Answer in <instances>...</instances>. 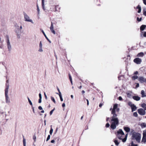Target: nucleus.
Segmentation results:
<instances>
[{
    "label": "nucleus",
    "instance_id": "obj_1",
    "mask_svg": "<svg viewBox=\"0 0 146 146\" xmlns=\"http://www.w3.org/2000/svg\"><path fill=\"white\" fill-rule=\"evenodd\" d=\"M111 121V123L110 127L112 129H116V126L118 125L119 123V121L116 114H113Z\"/></svg>",
    "mask_w": 146,
    "mask_h": 146
},
{
    "label": "nucleus",
    "instance_id": "obj_2",
    "mask_svg": "<svg viewBox=\"0 0 146 146\" xmlns=\"http://www.w3.org/2000/svg\"><path fill=\"white\" fill-rule=\"evenodd\" d=\"M141 134L138 133L134 132L132 135L131 137L133 139H135L138 142H139L141 139Z\"/></svg>",
    "mask_w": 146,
    "mask_h": 146
},
{
    "label": "nucleus",
    "instance_id": "obj_3",
    "mask_svg": "<svg viewBox=\"0 0 146 146\" xmlns=\"http://www.w3.org/2000/svg\"><path fill=\"white\" fill-rule=\"evenodd\" d=\"M9 91V84H6V88L5 89V102L6 103L9 104L10 102V101L9 96L8 95Z\"/></svg>",
    "mask_w": 146,
    "mask_h": 146
},
{
    "label": "nucleus",
    "instance_id": "obj_4",
    "mask_svg": "<svg viewBox=\"0 0 146 146\" xmlns=\"http://www.w3.org/2000/svg\"><path fill=\"white\" fill-rule=\"evenodd\" d=\"M15 27L16 28L18 29L17 31H16L15 32L17 34V37L19 38H20L21 34V33L23 32V31L22 30V26H21L20 27L17 25H15Z\"/></svg>",
    "mask_w": 146,
    "mask_h": 146
},
{
    "label": "nucleus",
    "instance_id": "obj_5",
    "mask_svg": "<svg viewBox=\"0 0 146 146\" xmlns=\"http://www.w3.org/2000/svg\"><path fill=\"white\" fill-rule=\"evenodd\" d=\"M6 42L7 48L8 49V51L9 52H11L12 49V47L10 44L9 36L8 35H6Z\"/></svg>",
    "mask_w": 146,
    "mask_h": 146
},
{
    "label": "nucleus",
    "instance_id": "obj_6",
    "mask_svg": "<svg viewBox=\"0 0 146 146\" xmlns=\"http://www.w3.org/2000/svg\"><path fill=\"white\" fill-rule=\"evenodd\" d=\"M24 15L25 21L30 22L33 24L34 23L33 20L31 19H30L29 17L25 13H24Z\"/></svg>",
    "mask_w": 146,
    "mask_h": 146
},
{
    "label": "nucleus",
    "instance_id": "obj_7",
    "mask_svg": "<svg viewBox=\"0 0 146 146\" xmlns=\"http://www.w3.org/2000/svg\"><path fill=\"white\" fill-rule=\"evenodd\" d=\"M138 113L141 115H144L146 113L145 110L142 108H140L138 110Z\"/></svg>",
    "mask_w": 146,
    "mask_h": 146
},
{
    "label": "nucleus",
    "instance_id": "obj_8",
    "mask_svg": "<svg viewBox=\"0 0 146 146\" xmlns=\"http://www.w3.org/2000/svg\"><path fill=\"white\" fill-rule=\"evenodd\" d=\"M133 61L137 64H140L142 62V60L140 58H137L134 59Z\"/></svg>",
    "mask_w": 146,
    "mask_h": 146
},
{
    "label": "nucleus",
    "instance_id": "obj_9",
    "mask_svg": "<svg viewBox=\"0 0 146 146\" xmlns=\"http://www.w3.org/2000/svg\"><path fill=\"white\" fill-rule=\"evenodd\" d=\"M118 106L117 104H116L114 105L113 108L112 110L111 111V114H116L115 113V110L117 108V107Z\"/></svg>",
    "mask_w": 146,
    "mask_h": 146
},
{
    "label": "nucleus",
    "instance_id": "obj_10",
    "mask_svg": "<svg viewBox=\"0 0 146 146\" xmlns=\"http://www.w3.org/2000/svg\"><path fill=\"white\" fill-rule=\"evenodd\" d=\"M54 27L52 24V23L51 22V25L50 27V30L52 33L54 34H55L56 33L55 31L54 30Z\"/></svg>",
    "mask_w": 146,
    "mask_h": 146
},
{
    "label": "nucleus",
    "instance_id": "obj_11",
    "mask_svg": "<svg viewBox=\"0 0 146 146\" xmlns=\"http://www.w3.org/2000/svg\"><path fill=\"white\" fill-rule=\"evenodd\" d=\"M145 78L143 77H140L139 78L138 80L141 83H143L145 82Z\"/></svg>",
    "mask_w": 146,
    "mask_h": 146
},
{
    "label": "nucleus",
    "instance_id": "obj_12",
    "mask_svg": "<svg viewBox=\"0 0 146 146\" xmlns=\"http://www.w3.org/2000/svg\"><path fill=\"white\" fill-rule=\"evenodd\" d=\"M117 134H121V135H124V133L121 129H119L117 131Z\"/></svg>",
    "mask_w": 146,
    "mask_h": 146
},
{
    "label": "nucleus",
    "instance_id": "obj_13",
    "mask_svg": "<svg viewBox=\"0 0 146 146\" xmlns=\"http://www.w3.org/2000/svg\"><path fill=\"white\" fill-rule=\"evenodd\" d=\"M133 98L134 100L137 101H139L140 99V98L138 96H133Z\"/></svg>",
    "mask_w": 146,
    "mask_h": 146
},
{
    "label": "nucleus",
    "instance_id": "obj_14",
    "mask_svg": "<svg viewBox=\"0 0 146 146\" xmlns=\"http://www.w3.org/2000/svg\"><path fill=\"white\" fill-rule=\"evenodd\" d=\"M123 129L127 133H128L130 131V129L128 127H124Z\"/></svg>",
    "mask_w": 146,
    "mask_h": 146
},
{
    "label": "nucleus",
    "instance_id": "obj_15",
    "mask_svg": "<svg viewBox=\"0 0 146 146\" xmlns=\"http://www.w3.org/2000/svg\"><path fill=\"white\" fill-rule=\"evenodd\" d=\"M141 96L142 97H146V94L145 92L143 90H142L141 92Z\"/></svg>",
    "mask_w": 146,
    "mask_h": 146
},
{
    "label": "nucleus",
    "instance_id": "obj_16",
    "mask_svg": "<svg viewBox=\"0 0 146 146\" xmlns=\"http://www.w3.org/2000/svg\"><path fill=\"white\" fill-rule=\"evenodd\" d=\"M131 108L132 112L135 111L137 108L136 106L134 105H133Z\"/></svg>",
    "mask_w": 146,
    "mask_h": 146
},
{
    "label": "nucleus",
    "instance_id": "obj_17",
    "mask_svg": "<svg viewBox=\"0 0 146 146\" xmlns=\"http://www.w3.org/2000/svg\"><path fill=\"white\" fill-rule=\"evenodd\" d=\"M41 31L42 32V33H43V35H44L45 36L46 38L50 42V43H51V41L48 38V37L46 36V35L45 34L44 31L43 30H42Z\"/></svg>",
    "mask_w": 146,
    "mask_h": 146
},
{
    "label": "nucleus",
    "instance_id": "obj_18",
    "mask_svg": "<svg viewBox=\"0 0 146 146\" xmlns=\"http://www.w3.org/2000/svg\"><path fill=\"white\" fill-rule=\"evenodd\" d=\"M140 125L141 128H143L146 127V123H142L140 124Z\"/></svg>",
    "mask_w": 146,
    "mask_h": 146
},
{
    "label": "nucleus",
    "instance_id": "obj_19",
    "mask_svg": "<svg viewBox=\"0 0 146 146\" xmlns=\"http://www.w3.org/2000/svg\"><path fill=\"white\" fill-rule=\"evenodd\" d=\"M146 27V25H141L140 28V29L141 30L143 31L144 30Z\"/></svg>",
    "mask_w": 146,
    "mask_h": 146
},
{
    "label": "nucleus",
    "instance_id": "obj_20",
    "mask_svg": "<svg viewBox=\"0 0 146 146\" xmlns=\"http://www.w3.org/2000/svg\"><path fill=\"white\" fill-rule=\"evenodd\" d=\"M141 106L145 110H146V104L145 103L142 104L141 105Z\"/></svg>",
    "mask_w": 146,
    "mask_h": 146
},
{
    "label": "nucleus",
    "instance_id": "obj_21",
    "mask_svg": "<svg viewBox=\"0 0 146 146\" xmlns=\"http://www.w3.org/2000/svg\"><path fill=\"white\" fill-rule=\"evenodd\" d=\"M144 54L143 52H141L140 53H139L137 55V56L138 57H142L144 56Z\"/></svg>",
    "mask_w": 146,
    "mask_h": 146
},
{
    "label": "nucleus",
    "instance_id": "obj_22",
    "mask_svg": "<svg viewBox=\"0 0 146 146\" xmlns=\"http://www.w3.org/2000/svg\"><path fill=\"white\" fill-rule=\"evenodd\" d=\"M137 8L138 9V13H139L141 12V6L139 5H138L137 7Z\"/></svg>",
    "mask_w": 146,
    "mask_h": 146
},
{
    "label": "nucleus",
    "instance_id": "obj_23",
    "mask_svg": "<svg viewBox=\"0 0 146 146\" xmlns=\"http://www.w3.org/2000/svg\"><path fill=\"white\" fill-rule=\"evenodd\" d=\"M42 4L43 9L44 10V0H42Z\"/></svg>",
    "mask_w": 146,
    "mask_h": 146
},
{
    "label": "nucleus",
    "instance_id": "obj_24",
    "mask_svg": "<svg viewBox=\"0 0 146 146\" xmlns=\"http://www.w3.org/2000/svg\"><path fill=\"white\" fill-rule=\"evenodd\" d=\"M37 10L38 11V14L39 15L40 13V10L38 4H36Z\"/></svg>",
    "mask_w": 146,
    "mask_h": 146
},
{
    "label": "nucleus",
    "instance_id": "obj_25",
    "mask_svg": "<svg viewBox=\"0 0 146 146\" xmlns=\"http://www.w3.org/2000/svg\"><path fill=\"white\" fill-rule=\"evenodd\" d=\"M114 142L115 144V145L116 146H118L119 143L118 142L117 140L116 139L114 140Z\"/></svg>",
    "mask_w": 146,
    "mask_h": 146
},
{
    "label": "nucleus",
    "instance_id": "obj_26",
    "mask_svg": "<svg viewBox=\"0 0 146 146\" xmlns=\"http://www.w3.org/2000/svg\"><path fill=\"white\" fill-rule=\"evenodd\" d=\"M23 145L24 146H26V140L24 137V136L23 135Z\"/></svg>",
    "mask_w": 146,
    "mask_h": 146
},
{
    "label": "nucleus",
    "instance_id": "obj_27",
    "mask_svg": "<svg viewBox=\"0 0 146 146\" xmlns=\"http://www.w3.org/2000/svg\"><path fill=\"white\" fill-rule=\"evenodd\" d=\"M69 79L70 80V81L71 82V83L72 84V85L73 84H72V78L70 74H69Z\"/></svg>",
    "mask_w": 146,
    "mask_h": 146
},
{
    "label": "nucleus",
    "instance_id": "obj_28",
    "mask_svg": "<svg viewBox=\"0 0 146 146\" xmlns=\"http://www.w3.org/2000/svg\"><path fill=\"white\" fill-rule=\"evenodd\" d=\"M122 135H121V134H117V136L119 139H122L121 137Z\"/></svg>",
    "mask_w": 146,
    "mask_h": 146
},
{
    "label": "nucleus",
    "instance_id": "obj_29",
    "mask_svg": "<svg viewBox=\"0 0 146 146\" xmlns=\"http://www.w3.org/2000/svg\"><path fill=\"white\" fill-rule=\"evenodd\" d=\"M138 78L137 76L136 75H135L132 77V78L133 80H135Z\"/></svg>",
    "mask_w": 146,
    "mask_h": 146
},
{
    "label": "nucleus",
    "instance_id": "obj_30",
    "mask_svg": "<svg viewBox=\"0 0 146 146\" xmlns=\"http://www.w3.org/2000/svg\"><path fill=\"white\" fill-rule=\"evenodd\" d=\"M27 98H28V101H29V103L32 106H33V104H32V102L30 100V99H29V97H28Z\"/></svg>",
    "mask_w": 146,
    "mask_h": 146
},
{
    "label": "nucleus",
    "instance_id": "obj_31",
    "mask_svg": "<svg viewBox=\"0 0 146 146\" xmlns=\"http://www.w3.org/2000/svg\"><path fill=\"white\" fill-rule=\"evenodd\" d=\"M128 105L130 106L131 107L134 104H132L131 102H129L128 103Z\"/></svg>",
    "mask_w": 146,
    "mask_h": 146
},
{
    "label": "nucleus",
    "instance_id": "obj_32",
    "mask_svg": "<svg viewBox=\"0 0 146 146\" xmlns=\"http://www.w3.org/2000/svg\"><path fill=\"white\" fill-rule=\"evenodd\" d=\"M133 115L135 117H137L138 114L137 112H135L133 113Z\"/></svg>",
    "mask_w": 146,
    "mask_h": 146
},
{
    "label": "nucleus",
    "instance_id": "obj_33",
    "mask_svg": "<svg viewBox=\"0 0 146 146\" xmlns=\"http://www.w3.org/2000/svg\"><path fill=\"white\" fill-rule=\"evenodd\" d=\"M53 129H52V128L51 127V128H50V135H52V133H53Z\"/></svg>",
    "mask_w": 146,
    "mask_h": 146
},
{
    "label": "nucleus",
    "instance_id": "obj_34",
    "mask_svg": "<svg viewBox=\"0 0 146 146\" xmlns=\"http://www.w3.org/2000/svg\"><path fill=\"white\" fill-rule=\"evenodd\" d=\"M131 146H138L137 144H135L133 143V141H131Z\"/></svg>",
    "mask_w": 146,
    "mask_h": 146
},
{
    "label": "nucleus",
    "instance_id": "obj_35",
    "mask_svg": "<svg viewBox=\"0 0 146 146\" xmlns=\"http://www.w3.org/2000/svg\"><path fill=\"white\" fill-rule=\"evenodd\" d=\"M51 100L54 103H56V102H55V100L54 99V98L52 97H51Z\"/></svg>",
    "mask_w": 146,
    "mask_h": 146
},
{
    "label": "nucleus",
    "instance_id": "obj_36",
    "mask_svg": "<svg viewBox=\"0 0 146 146\" xmlns=\"http://www.w3.org/2000/svg\"><path fill=\"white\" fill-rule=\"evenodd\" d=\"M143 138L142 139V140H143V139L144 138V137L146 138V133H145L144 132H143Z\"/></svg>",
    "mask_w": 146,
    "mask_h": 146
},
{
    "label": "nucleus",
    "instance_id": "obj_37",
    "mask_svg": "<svg viewBox=\"0 0 146 146\" xmlns=\"http://www.w3.org/2000/svg\"><path fill=\"white\" fill-rule=\"evenodd\" d=\"M127 138H125V137L123 139H122H122H121V140H122V141L123 142H125L126 141V140H127Z\"/></svg>",
    "mask_w": 146,
    "mask_h": 146
},
{
    "label": "nucleus",
    "instance_id": "obj_38",
    "mask_svg": "<svg viewBox=\"0 0 146 146\" xmlns=\"http://www.w3.org/2000/svg\"><path fill=\"white\" fill-rule=\"evenodd\" d=\"M38 51L39 52H42L43 51L42 47H39V49L38 50Z\"/></svg>",
    "mask_w": 146,
    "mask_h": 146
},
{
    "label": "nucleus",
    "instance_id": "obj_39",
    "mask_svg": "<svg viewBox=\"0 0 146 146\" xmlns=\"http://www.w3.org/2000/svg\"><path fill=\"white\" fill-rule=\"evenodd\" d=\"M54 110H55V108H54V109H53V110H51L50 111V115H51L52 114V113L53 111Z\"/></svg>",
    "mask_w": 146,
    "mask_h": 146
},
{
    "label": "nucleus",
    "instance_id": "obj_40",
    "mask_svg": "<svg viewBox=\"0 0 146 146\" xmlns=\"http://www.w3.org/2000/svg\"><path fill=\"white\" fill-rule=\"evenodd\" d=\"M127 96L128 98H131V95L129 93H127Z\"/></svg>",
    "mask_w": 146,
    "mask_h": 146
},
{
    "label": "nucleus",
    "instance_id": "obj_41",
    "mask_svg": "<svg viewBox=\"0 0 146 146\" xmlns=\"http://www.w3.org/2000/svg\"><path fill=\"white\" fill-rule=\"evenodd\" d=\"M50 135H48L47 137V139H46V141H48L50 139Z\"/></svg>",
    "mask_w": 146,
    "mask_h": 146
},
{
    "label": "nucleus",
    "instance_id": "obj_42",
    "mask_svg": "<svg viewBox=\"0 0 146 146\" xmlns=\"http://www.w3.org/2000/svg\"><path fill=\"white\" fill-rule=\"evenodd\" d=\"M141 20H142V18H141V17L139 19V17H137V20L139 21H141Z\"/></svg>",
    "mask_w": 146,
    "mask_h": 146
},
{
    "label": "nucleus",
    "instance_id": "obj_43",
    "mask_svg": "<svg viewBox=\"0 0 146 146\" xmlns=\"http://www.w3.org/2000/svg\"><path fill=\"white\" fill-rule=\"evenodd\" d=\"M39 47H42V44L41 41H40L39 45Z\"/></svg>",
    "mask_w": 146,
    "mask_h": 146
},
{
    "label": "nucleus",
    "instance_id": "obj_44",
    "mask_svg": "<svg viewBox=\"0 0 146 146\" xmlns=\"http://www.w3.org/2000/svg\"><path fill=\"white\" fill-rule=\"evenodd\" d=\"M110 126V125L109 123H107L106 124V127H108Z\"/></svg>",
    "mask_w": 146,
    "mask_h": 146
},
{
    "label": "nucleus",
    "instance_id": "obj_45",
    "mask_svg": "<svg viewBox=\"0 0 146 146\" xmlns=\"http://www.w3.org/2000/svg\"><path fill=\"white\" fill-rule=\"evenodd\" d=\"M134 132H136L134 131V129H131V133H132V135H133V133H134Z\"/></svg>",
    "mask_w": 146,
    "mask_h": 146
},
{
    "label": "nucleus",
    "instance_id": "obj_46",
    "mask_svg": "<svg viewBox=\"0 0 146 146\" xmlns=\"http://www.w3.org/2000/svg\"><path fill=\"white\" fill-rule=\"evenodd\" d=\"M38 108L40 110H42V108L41 106H39L38 107Z\"/></svg>",
    "mask_w": 146,
    "mask_h": 146
},
{
    "label": "nucleus",
    "instance_id": "obj_47",
    "mask_svg": "<svg viewBox=\"0 0 146 146\" xmlns=\"http://www.w3.org/2000/svg\"><path fill=\"white\" fill-rule=\"evenodd\" d=\"M118 99L119 100L121 101L122 100V98L121 96H119L118 97Z\"/></svg>",
    "mask_w": 146,
    "mask_h": 146
},
{
    "label": "nucleus",
    "instance_id": "obj_48",
    "mask_svg": "<svg viewBox=\"0 0 146 146\" xmlns=\"http://www.w3.org/2000/svg\"><path fill=\"white\" fill-rule=\"evenodd\" d=\"M39 98L42 99V95L40 93L39 94Z\"/></svg>",
    "mask_w": 146,
    "mask_h": 146
},
{
    "label": "nucleus",
    "instance_id": "obj_49",
    "mask_svg": "<svg viewBox=\"0 0 146 146\" xmlns=\"http://www.w3.org/2000/svg\"><path fill=\"white\" fill-rule=\"evenodd\" d=\"M143 36L144 37H146V32H144Z\"/></svg>",
    "mask_w": 146,
    "mask_h": 146
},
{
    "label": "nucleus",
    "instance_id": "obj_50",
    "mask_svg": "<svg viewBox=\"0 0 146 146\" xmlns=\"http://www.w3.org/2000/svg\"><path fill=\"white\" fill-rule=\"evenodd\" d=\"M42 99L39 98L38 100V103H40L41 102L42 100H41Z\"/></svg>",
    "mask_w": 146,
    "mask_h": 146
},
{
    "label": "nucleus",
    "instance_id": "obj_51",
    "mask_svg": "<svg viewBox=\"0 0 146 146\" xmlns=\"http://www.w3.org/2000/svg\"><path fill=\"white\" fill-rule=\"evenodd\" d=\"M60 98L61 101H63V99L62 96H60Z\"/></svg>",
    "mask_w": 146,
    "mask_h": 146
},
{
    "label": "nucleus",
    "instance_id": "obj_52",
    "mask_svg": "<svg viewBox=\"0 0 146 146\" xmlns=\"http://www.w3.org/2000/svg\"><path fill=\"white\" fill-rule=\"evenodd\" d=\"M143 15H145V16H146V11H143Z\"/></svg>",
    "mask_w": 146,
    "mask_h": 146
},
{
    "label": "nucleus",
    "instance_id": "obj_53",
    "mask_svg": "<svg viewBox=\"0 0 146 146\" xmlns=\"http://www.w3.org/2000/svg\"><path fill=\"white\" fill-rule=\"evenodd\" d=\"M6 84H7L8 85V84H9V80H7L6 81Z\"/></svg>",
    "mask_w": 146,
    "mask_h": 146
},
{
    "label": "nucleus",
    "instance_id": "obj_54",
    "mask_svg": "<svg viewBox=\"0 0 146 146\" xmlns=\"http://www.w3.org/2000/svg\"><path fill=\"white\" fill-rule=\"evenodd\" d=\"M143 3L146 5V0H143Z\"/></svg>",
    "mask_w": 146,
    "mask_h": 146
},
{
    "label": "nucleus",
    "instance_id": "obj_55",
    "mask_svg": "<svg viewBox=\"0 0 146 146\" xmlns=\"http://www.w3.org/2000/svg\"><path fill=\"white\" fill-rule=\"evenodd\" d=\"M136 88H138V87H139V83H136Z\"/></svg>",
    "mask_w": 146,
    "mask_h": 146
},
{
    "label": "nucleus",
    "instance_id": "obj_56",
    "mask_svg": "<svg viewBox=\"0 0 146 146\" xmlns=\"http://www.w3.org/2000/svg\"><path fill=\"white\" fill-rule=\"evenodd\" d=\"M59 97H60V96H62V94H61L60 92H59Z\"/></svg>",
    "mask_w": 146,
    "mask_h": 146
},
{
    "label": "nucleus",
    "instance_id": "obj_57",
    "mask_svg": "<svg viewBox=\"0 0 146 146\" xmlns=\"http://www.w3.org/2000/svg\"><path fill=\"white\" fill-rule=\"evenodd\" d=\"M36 139V137L35 136H34L33 137V139L34 140V141H35V139Z\"/></svg>",
    "mask_w": 146,
    "mask_h": 146
},
{
    "label": "nucleus",
    "instance_id": "obj_58",
    "mask_svg": "<svg viewBox=\"0 0 146 146\" xmlns=\"http://www.w3.org/2000/svg\"><path fill=\"white\" fill-rule=\"evenodd\" d=\"M44 96H45V99H47V97L46 95V94H45V92L44 93Z\"/></svg>",
    "mask_w": 146,
    "mask_h": 146
},
{
    "label": "nucleus",
    "instance_id": "obj_59",
    "mask_svg": "<svg viewBox=\"0 0 146 146\" xmlns=\"http://www.w3.org/2000/svg\"><path fill=\"white\" fill-rule=\"evenodd\" d=\"M62 107H64L65 106V104L64 103L62 104Z\"/></svg>",
    "mask_w": 146,
    "mask_h": 146
},
{
    "label": "nucleus",
    "instance_id": "obj_60",
    "mask_svg": "<svg viewBox=\"0 0 146 146\" xmlns=\"http://www.w3.org/2000/svg\"><path fill=\"white\" fill-rule=\"evenodd\" d=\"M86 101H87V105L88 106L89 105V101L88 99H86Z\"/></svg>",
    "mask_w": 146,
    "mask_h": 146
},
{
    "label": "nucleus",
    "instance_id": "obj_61",
    "mask_svg": "<svg viewBox=\"0 0 146 146\" xmlns=\"http://www.w3.org/2000/svg\"><path fill=\"white\" fill-rule=\"evenodd\" d=\"M55 142V141L54 140H52L51 141V142L52 143H53Z\"/></svg>",
    "mask_w": 146,
    "mask_h": 146
},
{
    "label": "nucleus",
    "instance_id": "obj_62",
    "mask_svg": "<svg viewBox=\"0 0 146 146\" xmlns=\"http://www.w3.org/2000/svg\"><path fill=\"white\" fill-rule=\"evenodd\" d=\"M138 74V72L137 71H136L134 73L135 74Z\"/></svg>",
    "mask_w": 146,
    "mask_h": 146
},
{
    "label": "nucleus",
    "instance_id": "obj_63",
    "mask_svg": "<svg viewBox=\"0 0 146 146\" xmlns=\"http://www.w3.org/2000/svg\"><path fill=\"white\" fill-rule=\"evenodd\" d=\"M119 108H117L116 109V111L117 112H118L119 111Z\"/></svg>",
    "mask_w": 146,
    "mask_h": 146
},
{
    "label": "nucleus",
    "instance_id": "obj_64",
    "mask_svg": "<svg viewBox=\"0 0 146 146\" xmlns=\"http://www.w3.org/2000/svg\"><path fill=\"white\" fill-rule=\"evenodd\" d=\"M32 109H33V112L35 113V111H34V108L33 107H32Z\"/></svg>",
    "mask_w": 146,
    "mask_h": 146
}]
</instances>
